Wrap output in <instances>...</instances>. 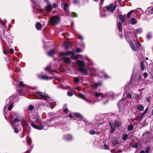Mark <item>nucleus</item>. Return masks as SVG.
Returning a JSON list of instances; mask_svg holds the SVG:
<instances>
[{
	"label": "nucleus",
	"mask_w": 153,
	"mask_h": 153,
	"mask_svg": "<svg viewBox=\"0 0 153 153\" xmlns=\"http://www.w3.org/2000/svg\"><path fill=\"white\" fill-rule=\"evenodd\" d=\"M78 69L82 75L84 76H86L89 74H92L95 76L97 71L96 69L91 67H88L87 69L85 68L84 67L80 68Z\"/></svg>",
	"instance_id": "obj_1"
},
{
	"label": "nucleus",
	"mask_w": 153,
	"mask_h": 153,
	"mask_svg": "<svg viewBox=\"0 0 153 153\" xmlns=\"http://www.w3.org/2000/svg\"><path fill=\"white\" fill-rule=\"evenodd\" d=\"M51 120V119H50L48 120L47 122H43L41 123L39 125H36L33 122L31 121V125L33 128L39 130H42L43 129L45 126H48V122H50Z\"/></svg>",
	"instance_id": "obj_2"
},
{
	"label": "nucleus",
	"mask_w": 153,
	"mask_h": 153,
	"mask_svg": "<svg viewBox=\"0 0 153 153\" xmlns=\"http://www.w3.org/2000/svg\"><path fill=\"white\" fill-rule=\"evenodd\" d=\"M15 97L14 96H11L6 101V104L4 106V111L6 110L7 108V106L9 105L8 108V110L9 111H10L13 105V100L14 99Z\"/></svg>",
	"instance_id": "obj_3"
},
{
	"label": "nucleus",
	"mask_w": 153,
	"mask_h": 153,
	"mask_svg": "<svg viewBox=\"0 0 153 153\" xmlns=\"http://www.w3.org/2000/svg\"><path fill=\"white\" fill-rule=\"evenodd\" d=\"M60 21V18L58 16H54L51 17L49 19L50 24L53 25L58 24Z\"/></svg>",
	"instance_id": "obj_4"
},
{
	"label": "nucleus",
	"mask_w": 153,
	"mask_h": 153,
	"mask_svg": "<svg viewBox=\"0 0 153 153\" xmlns=\"http://www.w3.org/2000/svg\"><path fill=\"white\" fill-rule=\"evenodd\" d=\"M79 97L81 99L84 100L87 103L90 105L94 104L97 101L86 98L85 95L82 94H79Z\"/></svg>",
	"instance_id": "obj_5"
},
{
	"label": "nucleus",
	"mask_w": 153,
	"mask_h": 153,
	"mask_svg": "<svg viewBox=\"0 0 153 153\" xmlns=\"http://www.w3.org/2000/svg\"><path fill=\"white\" fill-rule=\"evenodd\" d=\"M36 93L39 94V96H40V99L42 100H46L48 103H49V104H51V103L48 102V100H50V98L48 96L45 95L43 93L40 91H37L36 92Z\"/></svg>",
	"instance_id": "obj_6"
},
{
	"label": "nucleus",
	"mask_w": 153,
	"mask_h": 153,
	"mask_svg": "<svg viewBox=\"0 0 153 153\" xmlns=\"http://www.w3.org/2000/svg\"><path fill=\"white\" fill-rule=\"evenodd\" d=\"M36 93L39 94V96H40V99L42 100H46L48 103H49V104H51V103L48 102V100H50V98L48 96L45 95L43 93L40 91H37L36 92Z\"/></svg>",
	"instance_id": "obj_7"
},
{
	"label": "nucleus",
	"mask_w": 153,
	"mask_h": 153,
	"mask_svg": "<svg viewBox=\"0 0 153 153\" xmlns=\"http://www.w3.org/2000/svg\"><path fill=\"white\" fill-rule=\"evenodd\" d=\"M105 7V11H109L111 13H113L116 9V6H114L113 4L112 3L110 4L109 6H106Z\"/></svg>",
	"instance_id": "obj_8"
},
{
	"label": "nucleus",
	"mask_w": 153,
	"mask_h": 153,
	"mask_svg": "<svg viewBox=\"0 0 153 153\" xmlns=\"http://www.w3.org/2000/svg\"><path fill=\"white\" fill-rule=\"evenodd\" d=\"M125 39L126 41L129 43L130 46L133 51H136L137 50V48L134 45L133 42L132 41H130L128 37L126 35L125 36Z\"/></svg>",
	"instance_id": "obj_9"
},
{
	"label": "nucleus",
	"mask_w": 153,
	"mask_h": 153,
	"mask_svg": "<svg viewBox=\"0 0 153 153\" xmlns=\"http://www.w3.org/2000/svg\"><path fill=\"white\" fill-rule=\"evenodd\" d=\"M60 56L61 59H59L60 61L63 60V62H67V51H65V52H62L60 54Z\"/></svg>",
	"instance_id": "obj_10"
},
{
	"label": "nucleus",
	"mask_w": 153,
	"mask_h": 153,
	"mask_svg": "<svg viewBox=\"0 0 153 153\" xmlns=\"http://www.w3.org/2000/svg\"><path fill=\"white\" fill-rule=\"evenodd\" d=\"M149 133L148 132H147L144 133L143 134L142 136L143 142L145 144L148 141L149 138Z\"/></svg>",
	"instance_id": "obj_11"
},
{
	"label": "nucleus",
	"mask_w": 153,
	"mask_h": 153,
	"mask_svg": "<svg viewBox=\"0 0 153 153\" xmlns=\"http://www.w3.org/2000/svg\"><path fill=\"white\" fill-rule=\"evenodd\" d=\"M125 99L123 98L121 100L119 101L118 103V106L119 108L120 111H123L125 109V106L123 105V101Z\"/></svg>",
	"instance_id": "obj_12"
},
{
	"label": "nucleus",
	"mask_w": 153,
	"mask_h": 153,
	"mask_svg": "<svg viewBox=\"0 0 153 153\" xmlns=\"http://www.w3.org/2000/svg\"><path fill=\"white\" fill-rule=\"evenodd\" d=\"M20 121L18 117H16L13 119V120L10 123V124L12 127H17L18 125L16 126V123L19 122Z\"/></svg>",
	"instance_id": "obj_13"
},
{
	"label": "nucleus",
	"mask_w": 153,
	"mask_h": 153,
	"mask_svg": "<svg viewBox=\"0 0 153 153\" xmlns=\"http://www.w3.org/2000/svg\"><path fill=\"white\" fill-rule=\"evenodd\" d=\"M102 85V82L101 81L97 82L91 85V87L93 89H96L98 87L101 86Z\"/></svg>",
	"instance_id": "obj_14"
},
{
	"label": "nucleus",
	"mask_w": 153,
	"mask_h": 153,
	"mask_svg": "<svg viewBox=\"0 0 153 153\" xmlns=\"http://www.w3.org/2000/svg\"><path fill=\"white\" fill-rule=\"evenodd\" d=\"M67 85L66 80H63L59 84V87L63 89H65L67 87Z\"/></svg>",
	"instance_id": "obj_15"
},
{
	"label": "nucleus",
	"mask_w": 153,
	"mask_h": 153,
	"mask_svg": "<svg viewBox=\"0 0 153 153\" xmlns=\"http://www.w3.org/2000/svg\"><path fill=\"white\" fill-rule=\"evenodd\" d=\"M76 62L79 66L81 67V68L85 67V62L80 60H77Z\"/></svg>",
	"instance_id": "obj_16"
},
{
	"label": "nucleus",
	"mask_w": 153,
	"mask_h": 153,
	"mask_svg": "<svg viewBox=\"0 0 153 153\" xmlns=\"http://www.w3.org/2000/svg\"><path fill=\"white\" fill-rule=\"evenodd\" d=\"M108 94H106L105 95L103 94L102 93L100 92H95L94 93V95L95 97H101L102 98H104Z\"/></svg>",
	"instance_id": "obj_17"
},
{
	"label": "nucleus",
	"mask_w": 153,
	"mask_h": 153,
	"mask_svg": "<svg viewBox=\"0 0 153 153\" xmlns=\"http://www.w3.org/2000/svg\"><path fill=\"white\" fill-rule=\"evenodd\" d=\"M38 77L39 79H42L48 80L49 79V77L45 75H39Z\"/></svg>",
	"instance_id": "obj_18"
},
{
	"label": "nucleus",
	"mask_w": 153,
	"mask_h": 153,
	"mask_svg": "<svg viewBox=\"0 0 153 153\" xmlns=\"http://www.w3.org/2000/svg\"><path fill=\"white\" fill-rule=\"evenodd\" d=\"M52 8V5L49 3H48L45 9L46 11L48 12L50 11Z\"/></svg>",
	"instance_id": "obj_19"
},
{
	"label": "nucleus",
	"mask_w": 153,
	"mask_h": 153,
	"mask_svg": "<svg viewBox=\"0 0 153 153\" xmlns=\"http://www.w3.org/2000/svg\"><path fill=\"white\" fill-rule=\"evenodd\" d=\"M74 53L73 51H68V56L69 55H71L72 56V58L73 59H76V57L74 55Z\"/></svg>",
	"instance_id": "obj_20"
},
{
	"label": "nucleus",
	"mask_w": 153,
	"mask_h": 153,
	"mask_svg": "<svg viewBox=\"0 0 153 153\" xmlns=\"http://www.w3.org/2000/svg\"><path fill=\"white\" fill-rule=\"evenodd\" d=\"M114 125L116 128H119L121 127V123L120 122L116 121L114 122Z\"/></svg>",
	"instance_id": "obj_21"
},
{
	"label": "nucleus",
	"mask_w": 153,
	"mask_h": 153,
	"mask_svg": "<svg viewBox=\"0 0 153 153\" xmlns=\"http://www.w3.org/2000/svg\"><path fill=\"white\" fill-rule=\"evenodd\" d=\"M73 114L76 118L81 119L82 118V116L79 113H74Z\"/></svg>",
	"instance_id": "obj_22"
},
{
	"label": "nucleus",
	"mask_w": 153,
	"mask_h": 153,
	"mask_svg": "<svg viewBox=\"0 0 153 153\" xmlns=\"http://www.w3.org/2000/svg\"><path fill=\"white\" fill-rule=\"evenodd\" d=\"M55 53V51L54 50H52L48 51L47 53V54L48 56H52Z\"/></svg>",
	"instance_id": "obj_23"
},
{
	"label": "nucleus",
	"mask_w": 153,
	"mask_h": 153,
	"mask_svg": "<svg viewBox=\"0 0 153 153\" xmlns=\"http://www.w3.org/2000/svg\"><path fill=\"white\" fill-rule=\"evenodd\" d=\"M0 23L3 26V34L5 36L4 32L5 30L6 29L5 23H3L0 19Z\"/></svg>",
	"instance_id": "obj_24"
},
{
	"label": "nucleus",
	"mask_w": 153,
	"mask_h": 153,
	"mask_svg": "<svg viewBox=\"0 0 153 153\" xmlns=\"http://www.w3.org/2000/svg\"><path fill=\"white\" fill-rule=\"evenodd\" d=\"M35 26L37 29L38 30H40L42 27V25L39 22L37 23L36 24Z\"/></svg>",
	"instance_id": "obj_25"
},
{
	"label": "nucleus",
	"mask_w": 153,
	"mask_h": 153,
	"mask_svg": "<svg viewBox=\"0 0 153 153\" xmlns=\"http://www.w3.org/2000/svg\"><path fill=\"white\" fill-rule=\"evenodd\" d=\"M144 107L143 106L141 105L140 104L138 105L137 108V109L140 111H142L144 110Z\"/></svg>",
	"instance_id": "obj_26"
},
{
	"label": "nucleus",
	"mask_w": 153,
	"mask_h": 153,
	"mask_svg": "<svg viewBox=\"0 0 153 153\" xmlns=\"http://www.w3.org/2000/svg\"><path fill=\"white\" fill-rule=\"evenodd\" d=\"M61 5H62V7H63L64 10L66 11L67 9V3L66 2L64 3L63 2V1H62V4Z\"/></svg>",
	"instance_id": "obj_27"
},
{
	"label": "nucleus",
	"mask_w": 153,
	"mask_h": 153,
	"mask_svg": "<svg viewBox=\"0 0 153 153\" xmlns=\"http://www.w3.org/2000/svg\"><path fill=\"white\" fill-rule=\"evenodd\" d=\"M45 69L46 71H48V72L51 74L54 72L49 67L45 68Z\"/></svg>",
	"instance_id": "obj_28"
},
{
	"label": "nucleus",
	"mask_w": 153,
	"mask_h": 153,
	"mask_svg": "<svg viewBox=\"0 0 153 153\" xmlns=\"http://www.w3.org/2000/svg\"><path fill=\"white\" fill-rule=\"evenodd\" d=\"M27 142L28 143V144H31L32 143V140L30 138L28 134L27 136Z\"/></svg>",
	"instance_id": "obj_29"
},
{
	"label": "nucleus",
	"mask_w": 153,
	"mask_h": 153,
	"mask_svg": "<svg viewBox=\"0 0 153 153\" xmlns=\"http://www.w3.org/2000/svg\"><path fill=\"white\" fill-rule=\"evenodd\" d=\"M131 22L132 25H135L137 23L136 20L134 18H131Z\"/></svg>",
	"instance_id": "obj_30"
},
{
	"label": "nucleus",
	"mask_w": 153,
	"mask_h": 153,
	"mask_svg": "<svg viewBox=\"0 0 153 153\" xmlns=\"http://www.w3.org/2000/svg\"><path fill=\"white\" fill-rule=\"evenodd\" d=\"M134 127V126L132 124L128 126L127 130L128 131H131L133 130Z\"/></svg>",
	"instance_id": "obj_31"
},
{
	"label": "nucleus",
	"mask_w": 153,
	"mask_h": 153,
	"mask_svg": "<svg viewBox=\"0 0 153 153\" xmlns=\"http://www.w3.org/2000/svg\"><path fill=\"white\" fill-rule=\"evenodd\" d=\"M143 29L141 28H139L136 30V31L137 34H140L143 31Z\"/></svg>",
	"instance_id": "obj_32"
},
{
	"label": "nucleus",
	"mask_w": 153,
	"mask_h": 153,
	"mask_svg": "<svg viewBox=\"0 0 153 153\" xmlns=\"http://www.w3.org/2000/svg\"><path fill=\"white\" fill-rule=\"evenodd\" d=\"M117 27L118 30L120 31L122 30V24L120 22H119L117 24Z\"/></svg>",
	"instance_id": "obj_33"
},
{
	"label": "nucleus",
	"mask_w": 153,
	"mask_h": 153,
	"mask_svg": "<svg viewBox=\"0 0 153 153\" xmlns=\"http://www.w3.org/2000/svg\"><path fill=\"white\" fill-rule=\"evenodd\" d=\"M115 127H114V126H111V128L110 129V132L111 133H113L115 131Z\"/></svg>",
	"instance_id": "obj_34"
},
{
	"label": "nucleus",
	"mask_w": 153,
	"mask_h": 153,
	"mask_svg": "<svg viewBox=\"0 0 153 153\" xmlns=\"http://www.w3.org/2000/svg\"><path fill=\"white\" fill-rule=\"evenodd\" d=\"M63 111L65 113H67V107L66 104L64 105L63 106Z\"/></svg>",
	"instance_id": "obj_35"
},
{
	"label": "nucleus",
	"mask_w": 153,
	"mask_h": 153,
	"mask_svg": "<svg viewBox=\"0 0 153 153\" xmlns=\"http://www.w3.org/2000/svg\"><path fill=\"white\" fill-rule=\"evenodd\" d=\"M119 18L122 22H124L125 18L123 15H120L119 16Z\"/></svg>",
	"instance_id": "obj_36"
},
{
	"label": "nucleus",
	"mask_w": 153,
	"mask_h": 153,
	"mask_svg": "<svg viewBox=\"0 0 153 153\" xmlns=\"http://www.w3.org/2000/svg\"><path fill=\"white\" fill-rule=\"evenodd\" d=\"M112 143L113 145L114 146L115 145L118 143L117 140L116 139H113L112 140Z\"/></svg>",
	"instance_id": "obj_37"
},
{
	"label": "nucleus",
	"mask_w": 153,
	"mask_h": 153,
	"mask_svg": "<svg viewBox=\"0 0 153 153\" xmlns=\"http://www.w3.org/2000/svg\"><path fill=\"white\" fill-rule=\"evenodd\" d=\"M141 68L142 71H143L146 69L145 65L142 62H141Z\"/></svg>",
	"instance_id": "obj_38"
},
{
	"label": "nucleus",
	"mask_w": 153,
	"mask_h": 153,
	"mask_svg": "<svg viewBox=\"0 0 153 153\" xmlns=\"http://www.w3.org/2000/svg\"><path fill=\"white\" fill-rule=\"evenodd\" d=\"M100 16L101 17H105L106 16V15L104 13L103 14H102V8H100Z\"/></svg>",
	"instance_id": "obj_39"
},
{
	"label": "nucleus",
	"mask_w": 153,
	"mask_h": 153,
	"mask_svg": "<svg viewBox=\"0 0 153 153\" xmlns=\"http://www.w3.org/2000/svg\"><path fill=\"white\" fill-rule=\"evenodd\" d=\"M128 135L126 134L123 135L122 139L124 140H126L128 138Z\"/></svg>",
	"instance_id": "obj_40"
},
{
	"label": "nucleus",
	"mask_w": 153,
	"mask_h": 153,
	"mask_svg": "<svg viewBox=\"0 0 153 153\" xmlns=\"http://www.w3.org/2000/svg\"><path fill=\"white\" fill-rule=\"evenodd\" d=\"M145 114H145L144 112L143 113V114H142L140 118L137 119V120L140 121H141L143 119V117Z\"/></svg>",
	"instance_id": "obj_41"
},
{
	"label": "nucleus",
	"mask_w": 153,
	"mask_h": 153,
	"mask_svg": "<svg viewBox=\"0 0 153 153\" xmlns=\"http://www.w3.org/2000/svg\"><path fill=\"white\" fill-rule=\"evenodd\" d=\"M126 98H128L129 99H131L132 98V97L130 94L128 93L126 94Z\"/></svg>",
	"instance_id": "obj_42"
},
{
	"label": "nucleus",
	"mask_w": 153,
	"mask_h": 153,
	"mask_svg": "<svg viewBox=\"0 0 153 153\" xmlns=\"http://www.w3.org/2000/svg\"><path fill=\"white\" fill-rule=\"evenodd\" d=\"M5 36L9 44H10V42L11 43H12L13 41L12 39H10L9 37H6Z\"/></svg>",
	"instance_id": "obj_43"
},
{
	"label": "nucleus",
	"mask_w": 153,
	"mask_h": 153,
	"mask_svg": "<svg viewBox=\"0 0 153 153\" xmlns=\"http://www.w3.org/2000/svg\"><path fill=\"white\" fill-rule=\"evenodd\" d=\"M74 82L76 83H78L79 82L78 77H76L74 79Z\"/></svg>",
	"instance_id": "obj_44"
},
{
	"label": "nucleus",
	"mask_w": 153,
	"mask_h": 153,
	"mask_svg": "<svg viewBox=\"0 0 153 153\" xmlns=\"http://www.w3.org/2000/svg\"><path fill=\"white\" fill-rule=\"evenodd\" d=\"M22 120L23 122V123H22V126H23L24 125H25V126H28L27 123L25 120L23 119H22Z\"/></svg>",
	"instance_id": "obj_45"
},
{
	"label": "nucleus",
	"mask_w": 153,
	"mask_h": 153,
	"mask_svg": "<svg viewBox=\"0 0 153 153\" xmlns=\"http://www.w3.org/2000/svg\"><path fill=\"white\" fill-rule=\"evenodd\" d=\"M33 146L32 145H31L30 146V149L28 150L25 153H30V152L31 151V150L33 149Z\"/></svg>",
	"instance_id": "obj_46"
},
{
	"label": "nucleus",
	"mask_w": 153,
	"mask_h": 153,
	"mask_svg": "<svg viewBox=\"0 0 153 153\" xmlns=\"http://www.w3.org/2000/svg\"><path fill=\"white\" fill-rule=\"evenodd\" d=\"M150 151V148L149 146H147L145 151V153H149Z\"/></svg>",
	"instance_id": "obj_47"
},
{
	"label": "nucleus",
	"mask_w": 153,
	"mask_h": 153,
	"mask_svg": "<svg viewBox=\"0 0 153 153\" xmlns=\"http://www.w3.org/2000/svg\"><path fill=\"white\" fill-rule=\"evenodd\" d=\"M34 108V107L33 105H30L28 107V109L30 111H32Z\"/></svg>",
	"instance_id": "obj_48"
},
{
	"label": "nucleus",
	"mask_w": 153,
	"mask_h": 153,
	"mask_svg": "<svg viewBox=\"0 0 153 153\" xmlns=\"http://www.w3.org/2000/svg\"><path fill=\"white\" fill-rule=\"evenodd\" d=\"M14 130V132L16 133H18L19 132V130L16 127H14L13 128Z\"/></svg>",
	"instance_id": "obj_49"
},
{
	"label": "nucleus",
	"mask_w": 153,
	"mask_h": 153,
	"mask_svg": "<svg viewBox=\"0 0 153 153\" xmlns=\"http://www.w3.org/2000/svg\"><path fill=\"white\" fill-rule=\"evenodd\" d=\"M89 133L91 135H94L96 133L95 131L93 130H91L89 131Z\"/></svg>",
	"instance_id": "obj_50"
},
{
	"label": "nucleus",
	"mask_w": 153,
	"mask_h": 153,
	"mask_svg": "<svg viewBox=\"0 0 153 153\" xmlns=\"http://www.w3.org/2000/svg\"><path fill=\"white\" fill-rule=\"evenodd\" d=\"M25 85L23 84V83L22 81H21L19 82V86L20 87H22L23 86Z\"/></svg>",
	"instance_id": "obj_51"
},
{
	"label": "nucleus",
	"mask_w": 153,
	"mask_h": 153,
	"mask_svg": "<svg viewBox=\"0 0 153 153\" xmlns=\"http://www.w3.org/2000/svg\"><path fill=\"white\" fill-rule=\"evenodd\" d=\"M138 144L137 143H136L134 144L132 146V147L134 148H137L138 146Z\"/></svg>",
	"instance_id": "obj_52"
},
{
	"label": "nucleus",
	"mask_w": 153,
	"mask_h": 153,
	"mask_svg": "<svg viewBox=\"0 0 153 153\" xmlns=\"http://www.w3.org/2000/svg\"><path fill=\"white\" fill-rule=\"evenodd\" d=\"M63 46L65 47V50L67 49V43L66 41H65L63 44Z\"/></svg>",
	"instance_id": "obj_53"
},
{
	"label": "nucleus",
	"mask_w": 153,
	"mask_h": 153,
	"mask_svg": "<svg viewBox=\"0 0 153 153\" xmlns=\"http://www.w3.org/2000/svg\"><path fill=\"white\" fill-rule=\"evenodd\" d=\"M133 12V10H131L130 11H129L127 14V16L128 18H129L131 16V14Z\"/></svg>",
	"instance_id": "obj_54"
},
{
	"label": "nucleus",
	"mask_w": 153,
	"mask_h": 153,
	"mask_svg": "<svg viewBox=\"0 0 153 153\" xmlns=\"http://www.w3.org/2000/svg\"><path fill=\"white\" fill-rule=\"evenodd\" d=\"M72 137L71 135H68V140H72Z\"/></svg>",
	"instance_id": "obj_55"
},
{
	"label": "nucleus",
	"mask_w": 153,
	"mask_h": 153,
	"mask_svg": "<svg viewBox=\"0 0 153 153\" xmlns=\"http://www.w3.org/2000/svg\"><path fill=\"white\" fill-rule=\"evenodd\" d=\"M81 51V49L79 48H77L75 50V52L76 53H79Z\"/></svg>",
	"instance_id": "obj_56"
},
{
	"label": "nucleus",
	"mask_w": 153,
	"mask_h": 153,
	"mask_svg": "<svg viewBox=\"0 0 153 153\" xmlns=\"http://www.w3.org/2000/svg\"><path fill=\"white\" fill-rule=\"evenodd\" d=\"M67 44H68V47L71 46L72 45L71 43L69 41H68V40Z\"/></svg>",
	"instance_id": "obj_57"
},
{
	"label": "nucleus",
	"mask_w": 153,
	"mask_h": 153,
	"mask_svg": "<svg viewBox=\"0 0 153 153\" xmlns=\"http://www.w3.org/2000/svg\"><path fill=\"white\" fill-rule=\"evenodd\" d=\"M104 149H108L109 148V146L108 145H106V144H105L104 145Z\"/></svg>",
	"instance_id": "obj_58"
},
{
	"label": "nucleus",
	"mask_w": 153,
	"mask_h": 153,
	"mask_svg": "<svg viewBox=\"0 0 153 153\" xmlns=\"http://www.w3.org/2000/svg\"><path fill=\"white\" fill-rule=\"evenodd\" d=\"M73 94L71 92H68V95L70 97L72 96L73 95Z\"/></svg>",
	"instance_id": "obj_59"
},
{
	"label": "nucleus",
	"mask_w": 153,
	"mask_h": 153,
	"mask_svg": "<svg viewBox=\"0 0 153 153\" xmlns=\"http://www.w3.org/2000/svg\"><path fill=\"white\" fill-rule=\"evenodd\" d=\"M78 39L80 40H82L83 39V37L80 35L79 34L78 35Z\"/></svg>",
	"instance_id": "obj_60"
},
{
	"label": "nucleus",
	"mask_w": 153,
	"mask_h": 153,
	"mask_svg": "<svg viewBox=\"0 0 153 153\" xmlns=\"http://www.w3.org/2000/svg\"><path fill=\"white\" fill-rule=\"evenodd\" d=\"M73 3L75 4H76L79 3V1L77 0H74L73 1Z\"/></svg>",
	"instance_id": "obj_61"
},
{
	"label": "nucleus",
	"mask_w": 153,
	"mask_h": 153,
	"mask_svg": "<svg viewBox=\"0 0 153 153\" xmlns=\"http://www.w3.org/2000/svg\"><path fill=\"white\" fill-rule=\"evenodd\" d=\"M104 77L106 79L109 78H110V77L108 76L107 74H104Z\"/></svg>",
	"instance_id": "obj_62"
},
{
	"label": "nucleus",
	"mask_w": 153,
	"mask_h": 153,
	"mask_svg": "<svg viewBox=\"0 0 153 153\" xmlns=\"http://www.w3.org/2000/svg\"><path fill=\"white\" fill-rule=\"evenodd\" d=\"M143 76L145 78H146L148 76V74L146 73H144L143 74Z\"/></svg>",
	"instance_id": "obj_63"
},
{
	"label": "nucleus",
	"mask_w": 153,
	"mask_h": 153,
	"mask_svg": "<svg viewBox=\"0 0 153 153\" xmlns=\"http://www.w3.org/2000/svg\"><path fill=\"white\" fill-rule=\"evenodd\" d=\"M152 37L151 35L149 34H148L147 35V37L149 39H150Z\"/></svg>",
	"instance_id": "obj_64"
}]
</instances>
